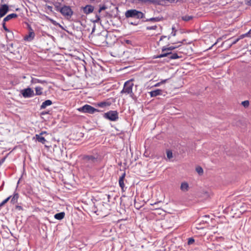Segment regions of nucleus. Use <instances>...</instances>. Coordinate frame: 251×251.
<instances>
[{
  "label": "nucleus",
  "instance_id": "nucleus-16",
  "mask_svg": "<svg viewBox=\"0 0 251 251\" xmlns=\"http://www.w3.org/2000/svg\"><path fill=\"white\" fill-rule=\"evenodd\" d=\"M52 103V102L51 100H46L42 103V105H41L40 109H45L47 107V106L51 105Z\"/></svg>",
  "mask_w": 251,
  "mask_h": 251
},
{
  "label": "nucleus",
  "instance_id": "nucleus-19",
  "mask_svg": "<svg viewBox=\"0 0 251 251\" xmlns=\"http://www.w3.org/2000/svg\"><path fill=\"white\" fill-rule=\"evenodd\" d=\"M96 40L98 41V43H103L105 40V37L103 35H98L96 37Z\"/></svg>",
  "mask_w": 251,
  "mask_h": 251
},
{
  "label": "nucleus",
  "instance_id": "nucleus-3",
  "mask_svg": "<svg viewBox=\"0 0 251 251\" xmlns=\"http://www.w3.org/2000/svg\"><path fill=\"white\" fill-rule=\"evenodd\" d=\"M56 10L59 11L63 16L71 17L73 12L70 6L64 5L63 7L55 6Z\"/></svg>",
  "mask_w": 251,
  "mask_h": 251
},
{
  "label": "nucleus",
  "instance_id": "nucleus-20",
  "mask_svg": "<svg viewBox=\"0 0 251 251\" xmlns=\"http://www.w3.org/2000/svg\"><path fill=\"white\" fill-rule=\"evenodd\" d=\"M19 198V194L18 193H15L11 200V202L13 204L16 203L18 201Z\"/></svg>",
  "mask_w": 251,
  "mask_h": 251
},
{
  "label": "nucleus",
  "instance_id": "nucleus-45",
  "mask_svg": "<svg viewBox=\"0 0 251 251\" xmlns=\"http://www.w3.org/2000/svg\"><path fill=\"white\" fill-rule=\"evenodd\" d=\"M163 38V37H162L161 38H160V40H162Z\"/></svg>",
  "mask_w": 251,
  "mask_h": 251
},
{
  "label": "nucleus",
  "instance_id": "nucleus-30",
  "mask_svg": "<svg viewBox=\"0 0 251 251\" xmlns=\"http://www.w3.org/2000/svg\"><path fill=\"white\" fill-rule=\"evenodd\" d=\"M167 156L168 158L171 159L173 157V153L171 151L167 150Z\"/></svg>",
  "mask_w": 251,
  "mask_h": 251
},
{
  "label": "nucleus",
  "instance_id": "nucleus-10",
  "mask_svg": "<svg viewBox=\"0 0 251 251\" xmlns=\"http://www.w3.org/2000/svg\"><path fill=\"white\" fill-rule=\"evenodd\" d=\"M9 10V7L7 4H2L0 7V19L6 14Z\"/></svg>",
  "mask_w": 251,
  "mask_h": 251
},
{
  "label": "nucleus",
  "instance_id": "nucleus-29",
  "mask_svg": "<svg viewBox=\"0 0 251 251\" xmlns=\"http://www.w3.org/2000/svg\"><path fill=\"white\" fill-rule=\"evenodd\" d=\"M11 198V196H9L8 198H7L6 199L3 200L0 203V207H1L3 206Z\"/></svg>",
  "mask_w": 251,
  "mask_h": 251
},
{
  "label": "nucleus",
  "instance_id": "nucleus-24",
  "mask_svg": "<svg viewBox=\"0 0 251 251\" xmlns=\"http://www.w3.org/2000/svg\"><path fill=\"white\" fill-rule=\"evenodd\" d=\"M42 88L40 87H36L35 88V92L36 95H41L42 94Z\"/></svg>",
  "mask_w": 251,
  "mask_h": 251
},
{
  "label": "nucleus",
  "instance_id": "nucleus-31",
  "mask_svg": "<svg viewBox=\"0 0 251 251\" xmlns=\"http://www.w3.org/2000/svg\"><path fill=\"white\" fill-rule=\"evenodd\" d=\"M167 79H164V80H162V81H161L160 82H158L156 84H155L154 85V86L155 87H158L161 84H163V83H165L167 81Z\"/></svg>",
  "mask_w": 251,
  "mask_h": 251
},
{
  "label": "nucleus",
  "instance_id": "nucleus-14",
  "mask_svg": "<svg viewBox=\"0 0 251 251\" xmlns=\"http://www.w3.org/2000/svg\"><path fill=\"white\" fill-rule=\"evenodd\" d=\"M34 36H35L34 32L31 30V31H30L29 32L28 35H27L25 37V40L28 41H30L33 39Z\"/></svg>",
  "mask_w": 251,
  "mask_h": 251
},
{
  "label": "nucleus",
  "instance_id": "nucleus-12",
  "mask_svg": "<svg viewBox=\"0 0 251 251\" xmlns=\"http://www.w3.org/2000/svg\"><path fill=\"white\" fill-rule=\"evenodd\" d=\"M162 91L160 89H156L154 91H152L149 92V94L151 97H156L157 96L162 95Z\"/></svg>",
  "mask_w": 251,
  "mask_h": 251
},
{
  "label": "nucleus",
  "instance_id": "nucleus-42",
  "mask_svg": "<svg viewBox=\"0 0 251 251\" xmlns=\"http://www.w3.org/2000/svg\"><path fill=\"white\" fill-rule=\"evenodd\" d=\"M155 28H156L155 26H151V27H148L147 28L148 29H155Z\"/></svg>",
  "mask_w": 251,
  "mask_h": 251
},
{
  "label": "nucleus",
  "instance_id": "nucleus-41",
  "mask_svg": "<svg viewBox=\"0 0 251 251\" xmlns=\"http://www.w3.org/2000/svg\"><path fill=\"white\" fill-rule=\"evenodd\" d=\"M239 40H240V38H237V39H236L235 41H234L232 42V45L235 44H236V43L238 41H239Z\"/></svg>",
  "mask_w": 251,
  "mask_h": 251
},
{
  "label": "nucleus",
  "instance_id": "nucleus-23",
  "mask_svg": "<svg viewBox=\"0 0 251 251\" xmlns=\"http://www.w3.org/2000/svg\"><path fill=\"white\" fill-rule=\"evenodd\" d=\"M7 34H6V38L10 40H11L13 38V32L9 30V31H7Z\"/></svg>",
  "mask_w": 251,
  "mask_h": 251
},
{
  "label": "nucleus",
  "instance_id": "nucleus-33",
  "mask_svg": "<svg viewBox=\"0 0 251 251\" xmlns=\"http://www.w3.org/2000/svg\"><path fill=\"white\" fill-rule=\"evenodd\" d=\"M5 23H6V22H4L3 21V23H2V27H3V28L4 30L5 31H6V32H7V31H9V29H8L6 27V26H5Z\"/></svg>",
  "mask_w": 251,
  "mask_h": 251
},
{
  "label": "nucleus",
  "instance_id": "nucleus-22",
  "mask_svg": "<svg viewBox=\"0 0 251 251\" xmlns=\"http://www.w3.org/2000/svg\"><path fill=\"white\" fill-rule=\"evenodd\" d=\"M177 47H176V46H171L168 48H166V47H163L162 50V52H164L165 51H171V50L175 49Z\"/></svg>",
  "mask_w": 251,
  "mask_h": 251
},
{
  "label": "nucleus",
  "instance_id": "nucleus-44",
  "mask_svg": "<svg viewBox=\"0 0 251 251\" xmlns=\"http://www.w3.org/2000/svg\"><path fill=\"white\" fill-rule=\"evenodd\" d=\"M221 40V38H218V39H217V42H215V43L213 45V46H214V45H216V44H217V43L219 41V40Z\"/></svg>",
  "mask_w": 251,
  "mask_h": 251
},
{
  "label": "nucleus",
  "instance_id": "nucleus-2",
  "mask_svg": "<svg viewBox=\"0 0 251 251\" xmlns=\"http://www.w3.org/2000/svg\"><path fill=\"white\" fill-rule=\"evenodd\" d=\"M126 18H131L134 19H142L144 17V14L136 9H130L127 10L125 13Z\"/></svg>",
  "mask_w": 251,
  "mask_h": 251
},
{
  "label": "nucleus",
  "instance_id": "nucleus-27",
  "mask_svg": "<svg viewBox=\"0 0 251 251\" xmlns=\"http://www.w3.org/2000/svg\"><path fill=\"white\" fill-rule=\"evenodd\" d=\"M192 19H193V17L192 16L186 15V16L182 17V19L185 21H189L192 20Z\"/></svg>",
  "mask_w": 251,
  "mask_h": 251
},
{
  "label": "nucleus",
  "instance_id": "nucleus-8",
  "mask_svg": "<svg viewBox=\"0 0 251 251\" xmlns=\"http://www.w3.org/2000/svg\"><path fill=\"white\" fill-rule=\"evenodd\" d=\"M84 162L93 164L98 161V157L93 155H85L83 157Z\"/></svg>",
  "mask_w": 251,
  "mask_h": 251
},
{
  "label": "nucleus",
  "instance_id": "nucleus-26",
  "mask_svg": "<svg viewBox=\"0 0 251 251\" xmlns=\"http://www.w3.org/2000/svg\"><path fill=\"white\" fill-rule=\"evenodd\" d=\"M241 104L245 108H248L250 105V101L248 100L243 101L241 102Z\"/></svg>",
  "mask_w": 251,
  "mask_h": 251
},
{
  "label": "nucleus",
  "instance_id": "nucleus-21",
  "mask_svg": "<svg viewBox=\"0 0 251 251\" xmlns=\"http://www.w3.org/2000/svg\"><path fill=\"white\" fill-rule=\"evenodd\" d=\"M46 81L45 80H41L35 78H32L31 80V83L32 84L37 83H44Z\"/></svg>",
  "mask_w": 251,
  "mask_h": 251
},
{
  "label": "nucleus",
  "instance_id": "nucleus-9",
  "mask_svg": "<svg viewBox=\"0 0 251 251\" xmlns=\"http://www.w3.org/2000/svg\"><path fill=\"white\" fill-rule=\"evenodd\" d=\"M126 173H124L122 176L119 177V186L121 187L122 191L123 192L125 191V177H126Z\"/></svg>",
  "mask_w": 251,
  "mask_h": 251
},
{
  "label": "nucleus",
  "instance_id": "nucleus-34",
  "mask_svg": "<svg viewBox=\"0 0 251 251\" xmlns=\"http://www.w3.org/2000/svg\"><path fill=\"white\" fill-rule=\"evenodd\" d=\"M172 32L171 33V35L173 36H175L176 35V30H175V27H172Z\"/></svg>",
  "mask_w": 251,
  "mask_h": 251
},
{
  "label": "nucleus",
  "instance_id": "nucleus-25",
  "mask_svg": "<svg viewBox=\"0 0 251 251\" xmlns=\"http://www.w3.org/2000/svg\"><path fill=\"white\" fill-rule=\"evenodd\" d=\"M110 103L107 102H101L98 103V106L101 107H104L110 105Z\"/></svg>",
  "mask_w": 251,
  "mask_h": 251
},
{
  "label": "nucleus",
  "instance_id": "nucleus-17",
  "mask_svg": "<svg viewBox=\"0 0 251 251\" xmlns=\"http://www.w3.org/2000/svg\"><path fill=\"white\" fill-rule=\"evenodd\" d=\"M47 134L46 132H42L40 134L36 135V138L38 141H46L45 137L43 136V135Z\"/></svg>",
  "mask_w": 251,
  "mask_h": 251
},
{
  "label": "nucleus",
  "instance_id": "nucleus-28",
  "mask_svg": "<svg viewBox=\"0 0 251 251\" xmlns=\"http://www.w3.org/2000/svg\"><path fill=\"white\" fill-rule=\"evenodd\" d=\"M196 170L197 172L200 175H202L203 173V169L200 166L196 167Z\"/></svg>",
  "mask_w": 251,
  "mask_h": 251
},
{
  "label": "nucleus",
  "instance_id": "nucleus-11",
  "mask_svg": "<svg viewBox=\"0 0 251 251\" xmlns=\"http://www.w3.org/2000/svg\"><path fill=\"white\" fill-rule=\"evenodd\" d=\"M94 7L90 5H87L83 8V12L86 14L92 13L94 10Z\"/></svg>",
  "mask_w": 251,
  "mask_h": 251
},
{
  "label": "nucleus",
  "instance_id": "nucleus-13",
  "mask_svg": "<svg viewBox=\"0 0 251 251\" xmlns=\"http://www.w3.org/2000/svg\"><path fill=\"white\" fill-rule=\"evenodd\" d=\"M18 16L17 14L12 13L8 15L6 17H5L3 19L4 22H6L11 20L12 19L17 18Z\"/></svg>",
  "mask_w": 251,
  "mask_h": 251
},
{
  "label": "nucleus",
  "instance_id": "nucleus-43",
  "mask_svg": "<svg viewBox=\"0 0 251 251\" xmlns=\"http://www.w3.org/2000/svg\"><path fill=\"white\" fill-rule=\"evenodd\" d=\"M246 34H248V36L250 37L251 35V29L248 32L246 33Z\"/></svg>",
  "mask_w": 251,
  "mask_h": 251
},
{
  "label": "nucleus",
  "instance_id": "nucleus-32",
  "mask_svg": "<svg viewBox=\"0 0 251 251\" xmlns=\"http://www.w3.org/2000/svg\"><path fill=\"white\" fill-rule=\"evenodd\" d=\"M9 153H8L4 157H3V158H2L0 160V166L2 165V164L4 162L5 160L6 159V158H7L8 155L9 154Z\"/></svg>",
  "mask_w": 251,
  "mask_h": 251
},
{
  "label": "nucleus",
  "instance_id": "nucleus-5",
  "mask_svg": "<svg viewBox=\"0 0 251 251\" xmlns=\"http://www.w3.org/2000/svg\"><path fill=\"white\" fill-rule=\"evenodd\" d=\"M104 117L110 121H115L118 119V114L116 111H110L104 113Z\"/></svg>",
  "mask_w": 251,
  "mask_h": 251
},
{
  "label": "nucleus",
  "instance_id": "nucleus-7",
  "mask_svg": "<svg viewBox=\"0 0 251 251\" xmlns=\"http://www.w3.org/2000/svg\"><path fill=\"white\" fill-rule=\"evenodd\" d=\"M21 94L24 98H30L34 96V91L30 88H27L21 90Z\"/></svg>",
  "mask_w": 251,
  "mask_h": 251
},
{
  "label": "nucleus",
  "instance_id": "nucleus-6",
  "mask_svg": "<svg viewBox=\"0 0 251 251\" xmlns=\"http://www.w3.org/2000/svg\"><path fill=\"white\" fill-rule=\"evenodd\" d=\"M165 56H168V58L171 59H175L180 57L176 53H172L171 52H167L162 53L155 57V58H162Z\"/></svg>",
  "mask_w": 251,
  "mask_h": 251
},
{
  "label": "nucleus",
  "instance_id": "nucleus-15",
  "mask_svg": "<svg viewBox=\"0 0 251 251\" xmlns=\"http://www.w3.org/2000/svg\"><path fill=\"white\" fill-rule=\"evenodd\" d=\"M189 189L188 183L186 182H182L180 185V190L183 192H187Z\"/></svg>",
  "mask_w": 251,
  "mask_h": 251
},
{
  "label": "nucleus",
  "instance_id": "nucleus-4",
  "mask_svg": "<svg viewBox=\"0 0 251 251\" xmlns=\"http://www.w3.org/2000/svg\"><path fill=\"white\" fill-rule=\"evenodd\" d=\"M78 110L81 112L88 113L90 114H93L95 112L98 111L97 109L88 104H85L82 107L79 108Z\"/></svg>",
  "mask_w": 251,
  "mask_h": 251
},
{
  "label": "nucleus",
  "instance_id": "nucleus-1",
  "mask_svg": "<svg viewBox=\"0 0 251 251\" xmlns=\"http://www.w3.org/2000/svg\"><path fill=\"white\" fill-rule=\"evenodd\" d=\"M132 81V79H131L125 83L124 88L121 92V94L125 93L127 95H129L130 97L133 98L134 93L132 92V87L134 84Z\"/></svg>",
  "mask_w": 251,
  "mask_h": 251
},
{
  "label": "nucleus",
  "instance_id": "nucleus-38",
  "mask_svg": "<svg viewBox=\"0 0 251 251\" xmlns=\"http://www.w3.org/2000/svg\"><path fill=\"white\" fill-rule=\"evenodd\" d=\"M106 9V7L103 6L100 8L99 10V12L100 13L102 10H105Z\"/></svg>",
  "mask_w": 251,
  "mask_h": 251
},
{
  "label": "nucleus",
  "instance_id": "nucleus-40",
  "mask_svg": "<svg viewBox=\"0 0 251 251\" xmlns=\"http://www.w3.org/2000/svg\"><path fill=\"white\" fill-rule=\"evenodd\" d=\"M246 3L249 5H251V0H246Z\"/></svg>",
  "mask_w": 251,
  "mask_h": 251
},
{
  "label": "nucleus",
  "instance_id": "nucleus-39",
  "mask_svg": "<svg viewBox=\"0 0 251 251\" xmlns=\"http://www.w3.org/2000/svg\"><path fill=\"white\" fill-rule=\"evenodd\" d=\"M16 209L19 210H23V208L22 206H19V205H16Z\"/></svg>",
  "mask_w": 251,
  "mask_h": 251
},
{
  "label": "nucleus",
  "instance_id": "nucleus-37",
  "mask_svg": "<svg viewBox=\"0 0 251 251\" xmlns=\"http://www.w3.org/2000/svg\"><path fill=\"white\" fill-rule=\"evenodd\" d=\"M246 36H248V34L245 33L244 34H242V35H240L238 38H240V40Z\"/></svg>",
  "mask_w": 251,
  "mask_h": 251
},
{
  "label": "nucleus",
  "instance_id": "nucleus-36",
  "mask_svg": "<svg viewBox=\"0 0 251 251\" xmlns=\"http://www.w3.org/2000/svg\"><path fill=\"white\" fill-rule=\"evenodd\" d=\"M96 19L94 21L95 23H98L100 20V17L98 15L96 16Z\"/></svg>",
  "mask_w": 251,
  "mask_h": 251
},
{
  "label": "nucleus",
  "instance_id": "nucleus-18",
  "mask_svg": "<svg viewBox=\"0 0 251 251\" xmlns=\"http://www.w3.org/2000/svg\"><path fill=\"white\" fill-rule=\"evenodd\" d=\"M65 217V213L64 212H60L56 213L54 215L55 219L59 220H61L63 219Z\"/></svg>",
  "mask_w": 251,
  "mask_h": 251
},
{
  "label": "nucleus",
  "instance_id": "nucleus-35",
  "mask_svg": "<svg viewBox=\"0 0 251 251\" xmlns=\"http://www.w3.org/2000/svg\"><path fill=\"white\" fill-rule=\"evenodd\" d=\"M194 242V240L193 238H189V240H188V244H189V245L190 244H192Z\"/></svg>",
  "mask_w": 251,
  "mask_h": 251
}]
</instances>
